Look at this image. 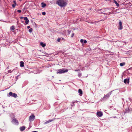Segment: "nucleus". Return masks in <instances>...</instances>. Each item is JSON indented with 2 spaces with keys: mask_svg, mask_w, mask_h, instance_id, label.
I'll return each mask as SVG.
<instances>
[{
  "mask_svg": "<svg viewBox=\"0 0 132 132\" xmlns=\"http://www.w3.org/2000/svg\"><path fill=\"white\" fill-rule=\"evenodd\" d=\"M67 1L66 0H57L56 3L60 6L63 7L67 5Z\"/></svg>",
  "mask_w": 132,
  "mask_h": 132,
  "instance_id": "nucleus-1",
  "label": "nucleus"
},
{
  "mask_svg": "<svg viewBox=\"0 0 132 132\" xmlns=\"http://www.w3.org/2000/svg\"><path fill=\"white\" fill-rule=\"evenodd\" d=\"M112 91H111L109 92L106 95H104V97L103 98H101L100 99V101H102L103 100H106L107 99H108L112 94Z\"/></svg>",
  "mask_w": 132,
  "mask_h": 132,
  "instance_id": "nucleus-2",
  "label": "nucleus"
},
{
  "mask_svg": "<svg viewBox=\"0 0 132 132\" xmlns=\"http://www.w3.org/2000/svg\"><path fill=\"white\" fill-rule=\"evenodd\" d=\"M68 71V70L67 69H65L64 68L60 69L57 70V71L56 72L57 74H62L64 73L67 72Z\"/></svg>",
  "mask_w": 132,
  "mask_h": 132,
  "instance_id": "nucleus-3",
  "label": "nucleus"
},
{
  "mask_svg": "<svg viewBox=\"0 0 132 132\" xmlns=\"http://www.w3.org/2000/svg\"><path fill=\"white\" fill-rule=\"evenodd\" d=\"M106 8H105L106 9ZM105 9L103 8V9H98V12L100 13H103L105 15H107L108 14V13H103L101 11H103V12H105Z\"/></svg>",
  "mask_w": 132,
  "mask_h": 132,
  "instance_id": "nucleus-4",
  "label": "nucleus"
},
{
  "mask_svg": "<svg viewBox=\"0 0 132 132\" xmlns=\"http://www.w3.org/2000/svg\"><path fill=\"white\" fill-rule=\"evenodd\" d=\"M9 95H8V96H11L16 98L17 96V95L15 93H13L11 92H10L9 93Z\"/></svg>",
  "mask_w": 132,
  "mask_h": 132,
  "instance_id": "nucleus-5",
  "label": "nucleus"
},
{
  "mask_svg": "<svg viewBox=\"0 0 132 132\" xmlns=\"http://www.w3.org/2000/svg\"><path fill=\"white\" fill-rule=\"evenodd\" d=\"M35 116L33 114H32L30 117L29 120L30 122L33 121L35 119Z\"/></svg>",
  "mask_w": 132,
  "mask_h": 132,
  "instance_id": "nucleus-6",
  "label": "nucleus"
},
{
  "mask_svg": "<svg viewBox=\"0 0 132 132\" xmlns=\"http://www.w3.org/2000/svg\"><path fill=\"white\" fill-rule=\"evenodd\" d=\"M12 123H14L16 125H18L19 122L18 120L15 118L13 119L12 121Z\"/></svg>",
  "mask_w": 132,
  "mask_h": 132,
  "instance_id": "nucleus-7",
  "label": "nucleus"
},
{
  "mask_svg": "<svg viewBox=\"0 0 132 132\" xmlns=\"http://www.w3.org/2000/svg\"><path fill=\"white\" fill-rule=\"evenodd\" d=\"M97 116L99 117H101L103 115L102 112L101 111H99L97 112L96 113Z\"/></svg>",
  "mask_w": 132,
  "mask_h": 132,
  "instance_id": "nucleus-8",
  "label": "nucleus"
},
{
  "mask_svg": "<svg viewBox=\"0 0 132 132\" xmlns=\"http://www.w3.org/2000/svg\"><path fill=\"white\" fill-rule=\"evenodd\" d=\"M119 26L118 28V29L119 30H121L122 29L123 27L122 26V23L120 20L119 22Z\"/></svg>",
  "mask_w": 132,
  "mask_h": 132,
  "instance_id": "nucleus-9",
  "label": "nucleus"
},
{
  "mask_svg": "<svg viewBox=\"0 0 132 132\" xmlns=\"http://www.w3.org/2000/svg\"><path fill=\"white\" fill-rule=\"evenodd\" d=\"M123 81L124 83L125 84H128L129 82V79L128 78L125 79Z\"/></svg>",
  "mask_w": 132,
  "mask_h": 132,
  "instance_id": "nucleus-10",
  "label": "nucleus"
},
{
  "mask_svg": "<svg viewBox=\"0 0 132 132\" xmlns=\"http://www.w3.org/2000/svg\"><path fill=\"white\" fill-rule=\"evenodd\" d=\"M24 19L25 20V23L26 24H28L29 22V20L28 19L27 17H25L24 18Z\"/></svg>",
  "mask_w": 132,
  "mask_h": 132,
  "instance_id": "nucleus-11",
  "label": "nucleus"
},
{
  "mask_svg": "<svg viewBox=\"0 0 132 132\" xmlns=\"http://www.w3.org/2000/svg\"><path fill=\"white\" fill-rule=\"evenodd\" d=\"M26 128V127L24 126H22L20 127V129L21 131H23Z\"/></svg>",
  "mask_w": 132,
  "mask_h": 132,
  "instance_id": "nucleus-12",
  "label": "nucleus"
},
{
  "mask_svg": "<svg viewBox=\"0 0 132 132\" xmlns=\"http://www.w3.org/2000/svg\"><path fill=\"white\" fill-rule=\"evenodd\" d=\"M129 108L128 107V108L125 109L124 112L125 113H129Z\"/></svg>",
  "mask_w": 132,
  "mask_h": 132,
  "instance_id": "nucleus-13",
  "label": "nucleus"
},
{
  "mask_svg": "<svg viewBox=\"0 0 132 132\" xmlns=\"http://www.w3.org/2000/svg\"><path fill=\"white\" fill-rule=\"evenodd\" d=\"M78 92L80 96H81L82 94V90L80 89H79L78 90Z\"/></svg>",
  "mask_w": 132,
  "mask_h": 132,
  "instance_id": "nucleus-14",
  "label": "nucleus"
},
{
  "mask_svg": "<svg viewBox=\"0 0 132 132\" xmlns=\"http://www.w3.org/2000/svg\"><path fill=\"white\" fill-rule=\"evenodd\" d=\"M41 4L42 5V7L43 8L45 7L46 5V4L43 2Z\"/></svg>",
  "mask_w": 132,
  "mask_h": 132,
  "instance_id": "nucleus-15",
  "label": "nucleus"
},
{
  "mask_svg": "<svg viewBox=\"0 0 132 132\" xmlns=\"http://www.w3.org/2000/svg\"><path fill=\"white\" fill-rule=\"evenodd\" d=\"M20 66L21 67H23L24 66V63L23 61H21L20 62Z\"/></svg>",
  "mask_w": 132,
  "mask_h": 132,
  "instance_id": "nucleus-16",
  "label": "nucleus"
},
{
  "mask_svg": "<svg viewBox=\"0 0 132 132\" xmlns=\"http://www.w3.org/2000/svg\"><path fill=\"white\" fill-rule=\"evenodd\" d=\"M40 45L43 47H45L46 45V44L43 42L40 43Z\"/></svg>",
  "mask_w": 132,
  "mask_h": 132,
  "instance_id": "nucleus-17",
  "label": "nucleus"
},
{
  "mask_svg": "<svg viewBox=\"0 0 132 132\" xmlns=\"http://www.w3.org/2000/svg\"><path fill=\"white\" fill-rule=\"evenodd\" d=\"M129 113H131L132 112V105H130L129 106Z\"/></svg>",
  "mask_w": 132,
  "mask_h": 132,
  "instance_id": "nucleus-18",
  "label": "nucleus"
},
{
  "mask_svg": "<svg viewBox=\"0 0 132 132\" xmlns=\"http://www.w3.org/2000/svg\"><path fill=\"white\" fill-rule=\"evenodd\" d=\"M10 29L11 30H14L15 29L14 26H12L10 28Z\"/></svg>",
  "mask_w": 132,
  "mask_h": 132,
  "instance_id": "nucleus-19",
  "label": "nucleus"
},
{
  "mask_svg": "<svg viewBox=\"0 0 132 132\" xmlns=\"http://www.w3.org/2000/svg\"><path fill=\"white\" fill-rule=\"evenodd\" d=\"M52 120H48V121H47L46 122H45L44 123L45 124H46L48 123L52 122Z\"/></svg>",
  "mask_w": 132,
  "mask_h": 132,
  "instance_id": "nucleus-20",
  "label": "nucleus"
},
{
  "mask_svg": "<svg viewBox=\"0 0 132 132\" xmlns=\"http://www.w3.org/2000/svg\"><path fill=\"white\" fill-rule=\"evenodd\" d=\"M114 3H115V4H116V6H119V4L117 2V1H116V0H114Z\"/></svg>",
  "mask_w": 132,
  "mask_h": 132,
  "instance_id": "nucleus-21",
  "label": "nucleus"
},
{
  "mask_svg": "<svg viewBox=\"0 0 132 132\" xmlns=\"http://www.w3.org/2000/svg\"><path fill=\"white\" fill-rule=\"evenodd\" d=\"M125 64V63L124 62L120 63V66L121 67L123 66Z\"/></svg>",
  "mask_w": 132,
  "mask_h": 132,
  "instance_id": "nucleus-22",
  "label": "nucleus"
},
{
  "mask_svg": "<svg viewBox=\"0 0 132 132\" xmlns=\"http://www.w3.org/2000/svg\"><path fill=\"white\" fill-rule=\"evenodd\" d=\"M106 18H107V16H105L103 19L102 20H100V21H102V20H105Z\"/></svg>",
  "mask_w": 132,
  "mask_h": 132,
  "instance_id": "nucleus-23",
  "label": "nucleus"
},
{
  "mask_svg": "<svg viewBox=\"0 0 132 132\" xmlns=\"http://www.w3.org/2000/svg\"><path fill=\"white\" fill-rule=\"evenodd\" d=\"M33 29L32 28H30L29 30V31L31 33Z\"/></svg>",
  "mask_w": 132,
  "mask_h": 132,
  "instance_id": "nucleus-24",
  "label": "nucleus"
},
{
  "mask_svg": "<svg viewBox=\"0 0 132 132\" xmlns=\"http://www.w3.org/2000/svg\"><path fill=\"white\" fill-rule=\"evenodd\" d=\"M36 71H34V73H39V72H38V70H36V72H35Z\"/></svg>",
  "mask_w": 132,
  "mask_h": 132,
  "instance_id": "nucleus-25",
  "label": "nucleus"
},
{
  "mask_svg": "<svg viewBox=\"0 0 132 132\" xmlns=\"http://www.w3.org/2000/svg\"><path fill=\"white\" fill-rule=\"evenodd\" d=\"M16 4H13L12 5V6L13 8H14L15 7Z\"/></svg>",
  "mask_w": 132,
  "mask_h": 132,
  "instance_id": "nucleus-26",
  "label": "nucleus"
},
{
  "mask_svg": "<svg viewBox=\"0 0 132 132\" xmlns=\"http://www.w3.org/2000/svg\"><path fill=\"white\" fill-rule=\"evenodd\" d=\"M42 14L43 15H45L46 14V13L45 12H43L42 13Z\"/></svg>",
  "mask_w": 132,
  "mask_h": 132,
  "instance_id": "nucleus-27",
  "label": "nucleus"
},
{
  "mask_svg": "<svg viewBox=\"0 0 132 132\" xmlns=\"http://www.w3.org/2000/svg\"><path fill=\"white\" fill-rule=\"evenodd\" d=\"M84 39H81L80 40V42L81 43H82L83 44V43Z\"/></svg>",
  "mask_w": 132,
  "mask_h": 132,
  "instance_id": "nucleus-28",
  "label": "nucleus"
},
{
  "mask_svg": "<svg viewBox=\"0 0 132 132\" xmlns=\"http://www.w3.org/2000/svg\"><path fill=\"white\" fill-rule=\"evenodd\" d=\"M26 72L27 73H31V72H32L31 71H28L27 70V71H26Z\"/></svg>",
  "mask_w": 132,
  "mask_h": 132,
  "instance_id": "nucleus-29",
  "label": "nucleus"
},
{
  "mask_svg": "<svg viewBox=\"0 0 132 132\" xmlns=\"http://www.w3.org/2000/svg\"><path fill=\"white\" fill-rule=\"evenodd\" d=\"M83 41H84L83 43L84 44L86 43H87V42L86 40H84Z\"/></svg>",
  "mask_w": 132,
  "mask_h": 132,
  "instance_id": "nucleus-30",
  "label": "nucleus"
},
{
  "mask_svg": "<svg viewBox=\"0 0 132 132\" xmlns=\"http://www.w3.org/2000/svg\"><path fill=\"white\" fill-rule=\"evenodd\" d=\"M61 38H58L57 39V41L58 42H60V40H61Z\"/></svg>",
  "mask_w": 132,
  "mask_h": 132,
  "instance_id": "nucleus-31",
  "label": "nucleus"
},
{
  "mask_svg": "<svg viewBox=\"0 0 132 132\" xmlns=\"http://www.w3.org/2000/svg\"><path fill=\"white\" fill-rule=\"evenodd\" d=\"M11 70H9L8 71V73H11L12 72Z\"/></svg>",
  "mask_w": 132,
  "mask_h": 132,
  "instance_id": "nucleus-32",
  "label": "nucleus"
},
{
  "mask_svg": "<svg viewBox=\"0 0 132 132\" xmlns=\"http://www.w3.org/2000/svg\"><path fill=\"white\" fill-rule=\"evenodd\" d=\"M75 102H74L73 101V103H72V104H71V106H73L74 105V103Z\"/></svg>",
  "mask_w": 132,
  "mask_h": 132,
  "instance_id": "nucleus-33",
  "label": "nucleus"
},
{
  "mask_svg": "<svg viewBox=\"0 0 132 132\" xmlns=\"http://www.w3.org/2000/svg\"><path fill=\"white\" fill-rule=\"evenodd\" d=\"M74 33L72 34L71 36V37H73V36H74Z\"/></svg>",
  "mask_w": 132,
  "mask_h": 132,
  "instance_id": "nucleus-34",
  "label": "nucleus"
},
{
  "mask_svg": "<svg viewBox=\"0 0 132 132\" xmlns=\"http://www.w3.org/2000/svg\"><path fill=\"white\" fill-rule=\"evenodd\" d=\"M18 12L19 13H20L21 12V11L20 10H17Z\"/></svg>",
  "mask_w": 132,
  "mask_h": 132,
  "instance_id": "nucleus-35",
  "label": "nucleus"
},
{
  "mask_svg": "<svg viewBox=\"0 0 132 132\" xmlns=\"http://www.w3.org/2000/svg\"><path fill=\"white\" fill-rule=\"evenodd\" d=\"M14 3V4H16V2L15 1H13Z\"/></svg>",
  "mask_w": 132,
  "mask_h": 132,
  "instance_id": "nucleus-36",
  "label": "nucleus"
},
{
  "mask_svg": "<svg viewBox=\"0 0 132 132\" xmlns=\"http://www.w3.org/2000/svg\"><path fill=\"white\" fill-rule=\"evenodd\" d=\"M81 76V74L80 73H79L78 75V76L79 77H80Z\"/></svg>",
  "mask_w": 132,
  "mask_h": 132,
  "instance_id": "nucleus-37",
  "label": "nucleus"
},
{
  "mask_svg": "<svg viewBox=\"0 0 132 132\" xmlns=\"http://www.w3.org/2000/svg\"><path fill=\"white\" fill-rule=\"evenodd\" d=\"M20 19H23V17L22 16H21L20 17Z\"/></svg>",
  "mask_w": 132,
  "mask_h": 132,
  "instance_id": "nucleus-38",
  "label": "nucleus"
},
{
  "mask_svg": "<svg viewBox=\"0 0 132 132\" xmlns=\"http://www.w3.org/2000/svg\"><path fill=\"white\" fill-rule=\"evenodd\" d=\"M30 28V27L29 26H28L27 27V28L28 29H29V28Z\"/></svg>",
  "mask_w": 132,
  "mask_h": 132,
  "instance_id": "nucleus-39",
  "label": "nucleus"
},
{
  "mask_svg": "<svg viewBox=\"0 0 132 132\" xmlns=\"http://www.w3.org/2000/svg\"><path fill=\"white\" fill-rule=\"evenodd\" d=\"M78 70H79V69H78V70H75V71H78Z\"/></svg>",
  "mask_w": 132,
  "mask_h": 132,
  "instance_id": "nucleus-40",
  "label": "nucleus"
},
{
  "mask_svg": "<svg viewBox=\"0 0 132 132\" xmlns=\"http://www.w3.org/2000/svg\"><path fill=\"white\" fill-rule=\"evenodd\" d=\"M129 99L130 100V101L132 102V99H131V98H129Z\"/></svg>",
  "mask_w": 132,
  "mask_h": 132,
  "instance_id": "nucleus-41",
  "label": "nucleus"
},
{
  "mask_svg": "<svg viewBox=\"0 0 132 132\" xmlns=\"http://www.w3.org/2000/svg\"><path fill=\"white\" fill-rule=\"evenodd\" d=\"M124 43L125 44H126L128 43V42H125Z\"/></svg>",
  "mask_w": 132,
  "mask_h": 132,
  "instance_id": "nucleus-42",
  "label": "nucleus"
},
{
  "mask_svg": "<svg viewBox=\"0 0 132 132\" xmlns=\"http://www.w3.org/2000/svg\"><path fill=\"white\" fill-rule=\"evenodd\" d=\"M68 33L69 34H70V31H68Z\"/></svg>",
  "mask_w": 132,
  "mask_h": 132,
  "instance_id": "nucleus-43",
  "label": "nucleus"
},
{
  "mask_svg": "<svg viewBox=\"0 0 132 132\" xmlns=\"http://www.w3.org/2000/svg\"><path fill=\"white\" fill-rule=\"evenodd\" d=\"M25 9V8H24L23 9V11H24V10Z\"/></svg>",
  "mask_w": 132,
  "mask_h": 132,
  "instance_id": "nucleus-44",
  "label": "nucleus"
},
{
  "mask_svg": "<svg viewBox=\"0 0 132 132\" xmlns=\"http://www.w3.org/2000/svg\"><path fill=\"white\" fill-rule=\"evenodd\" d=\"M32 132H37V131H32Z\"/></svg>",
  "mask_w": 132,
  "mask_h": 132,
  "instance_id": "nucleus-45",
  "label": "nucleus"
},
{
  "mask_svg": "<svg viewBox=\"0 0 132 132\" xmlns=\"http://www.w3.org/2000/svg\"><path fill=\"white\" fill-rule=\"evenodd\" d=\"M19 1H22V0H19Z\"/></svg>",
  "mask_w": 132,
  "mask_h": 132,
  "instance_id": "nucleus-46",
  "label": "nucleus"
},
{
  "mask_svg": "<svg viewBox=\"0 0 132 132\" xmlns=\"http://www.w3.org/2000/svg\"><path fill=\"white\" fill-rule=\"evenodd\" d=\"M114 118H116V117H116V116H115L114 117Z\"/></svg>",
  "mask_w": 132,
  "mask_h": 132,
  "instance_id": "nucleus-47",
  "label": "nucleus"
},
{
  "mask_svg": "<svg viewBox=\"0 0 132 132\" xmlns=\"http://www.w3.org/2000/svg\"><path fill=\"white\" fill-rule=\"evenodd\" d=\"M52 78H54V77L52 76Z\"/></svg>",
  "mask_w": 132,
  "mask_h": 132,
  "instance_id": "nucleus-48",
  "label": "nucleus"
},
{
  "mask_svg": "<svg viewBox=\"0 0 132 132\" xmlns=\"http://www.w3.org/2000/svg\"><path fill=\"white\" fill-rule=\"evenodd\" d=\"M0 21H2L1 20H0Z\"/></svg>",
  "mask_w": 132,
  "mask_h": 132,
  "instance_id": "nucleus-49",
  "label": "nucleus"
},
{
  "mask_svg": "<svg viewBox=\"0 0 132 132\" xmlns=\"http://www.w3.org/2000/svg\"><path fill=\"white\" fill-rule=\"evenodd\" d=\"M101 11L103 12V11Z\"/></svg>",
  "mask_w": 132,
  "mask_h": 132,
  "instance_id": "nucleus-50",
  "label": "nucleus"
}]
</instances>
